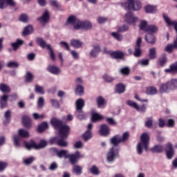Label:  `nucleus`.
I'll return each instance as SVG.
<instances>
[{
    "label": "nucleus",
    "mask_w": 177,
    "mask_h": 177,
    "mask_svg": "<svg viewBox=\"0 0 177 177\" xmlns=\"http://www.w3.org/2000/svg\"><path fill=\"white\" fill-rule=\"evenodd\" d=\"M67 24H71L73 26V28L75 30H91L92 28V23L89 21H81L75 15H71L68 17L67 21Z\"/></svg>",
    "instance_id": "f257e3e1"
},
{
    "label": "nucleus",
    "mask_w": 177,
    "mask_h": 177,
    "mask_svg": "<svg viewBox=\"0 0 177 177\" xmlns=\"http://www.w3.org/2000/svg\"><path fill=\"white\" fill-rule=\"evenodd\" d=\"M149 139L150 137L147 133H143L141 135L140 142H139L137 145V151L138 154H141L142 153V149H145V150L147 151Z\"/></svg>",
    "instance_id": "f03ea898"
},
{
    "label": "nucleus",
    "mask_w": 177,
    "mask_h": 177,
    "mask_svg": "<svg viewBox=\"0 0 177 177\" xmlns=\"http://www.w3.org/2000/svg\"><path fill=\"white\" fill-rule=\"evenodd\" d=\"M122 6L124 9H128L129 10H140L142 9V3L138 0H127V2L123 3Z\"/></svg>",
    "instance_id": "7ed1b4c3"
},
{
    "label": "nucleus",
    "mask_w": 177,
    "mask_h": 177,
    "mask_svg": "<svg viewBox=\"0 0 177 177\" xmlns=\"http://www.w3.org/2000/svg\"><path fill=\"white\" fill-rule=\"evenodd\" d=\"M37 42L41 48H47V49L49 50L50 57L53 60V62H55L56 57L55 55V53L53 52V49H52V46H50V44H46V41H45V40H44V39L41 37L37 39Z\"/></svg>",
    "instance_id": "20e7f679"
},
{
    "label": "nucleus",
    "mask_w": 177,
    "mask_h": 177,
    "mask_svg": "<svg viewBox=\"0 0 177 177\" xmlns=\"http://www.w3.org/2000/svg\"><path fill=\"white\" fill-rule=\"evenodd\" d=\"M47 145H48V142L44 140H41L39 144L38 145H37V143H35V142L34 141L25 143V147L28 150H31V149H35L36 150H38L39 149H44V147H46Z\"/></svg>",
    "instance_id": "39448f33"
},
{
    "label": "nucleus",
    "mask_w": 177,
    "mask_h": 177,
    "mask_svg": "<svg viewBox=\"0 0 177 177\" xmlns=\"http://www.w3.org/2000/svg\"><path fill=\"white\" fill-rule=\"evenodd\" d=\"M66 157L69 158V162L72 165H75L80 158H84V155H81L80 151H76L75 153L69 154Z\"/></svg>",
    "instance_id": "423d86ee"
},
{
    "label": "nucleus",
    "mask_w": 177,
    "mask_h": 177,
    "mask_svg": "<svg viewBox=\"0 0 177 177\" xmlns=\"http://www.w3.org/2000/svg\"><path fill=\"white\" fill-rule=\"evenodd\" d=\"M66 138H61L60 139H59V138L55 137L50 140V142L51 143V145H53V143H56L58 146H60L61 147H67L68 146V142L64 140V139Z\"/></svg>",
    "instance_id": "0eeeda50"
},
{
    "label": "nucleus",
    "mask_w": 177,
    "mask_h": 177,
    "mask_svg": "<svg viewBox=\"0 0 177 177\" xmlns=\"http://www.w3.org/2000/svg\"><path fill=\"white\" fill-rule=\"evenodd\" d=\"M124 21L127 24H133L135 26V23L138 21V17L131 12H129L124 15Z\"/></svg>",
    "instance_id": "6e6552de"
},
{
    "label": "nucleus",
    "mask_w": 177,
    "mask_h": 177,
    "mask_svg": "<svg viewBox=\"0 0 177 177\" xmlns=\"http://www.w3.org/2000/svg\"><path fill=\"white\" fill-rule=\"evenodd\" d=\"M118 156V149L115 147H112L109 152L107 154L106 160L108 162H111L112 161H114L117 156Z\"/></svg>",
    "instance_id": "1a4fd4ad"
},
{
    "label": "nucleus",
    "mask_w": 177,
    "mask_h": 177,
    "mask_svg": "<svg viewBox=\"0 0 177 177\" xmlns=\"http://www.w3.org/2000/svg\"><path fill=\"white\" fill-rule=\"evenodd\" d=\"M59 129V135L60 138H68L71 129L70 127L66 124H62Z\"/></svg>",
    "instance_id": "9d476101"
},
{
    "label": "nucleus",
    "mask_w": 177,
    "mask_h": 177,
    "mask_svg": "<svg viewBox=\"0 0 177 177\" xmlns=\"http://www.w3.org/2000/svg\"><path fill=\"white\" fill-rule=\"evenodd\" d=\"M100 45L95 44L93 45V49L90 52V57L95 59L97 57V53L100 52Z\"/></svg>",
    "instance_id": "9b49d317"
},
{
    "label": "nucleus",
    "mask_w": 177,
    "mask_h": 177,
    "mask_svg": "<svg viewBox=\"0 0 177 177\" xmlns=\"http://www.w3.org/2000/svg\"><path fill=\"white\" fill-rule=\"evenodd\" d=\"M165 152L166 156L167 158L171 160L172 157H174V154H175V151H174V149L172 148V144L168 143L165 147Z\"/></svg>",
    "instance_id": "f8f14e48"
},
{
    "label": "nucleus",
    "mask_w": 177,
    "mask_h": 177,
    "mask_svg": "<svg viewBox=\"0 0 177 177\" xmlns=\"http://www.w3.org/2000/svg\"><path fill=\"white\" fill-rule=\"evenodd\" d=\"M76 106V113L79 114L82 113V109H84V106H85V101L82 98L78 99L75 102Z\"/></svg>",
    "instance_id": "ddd939ff"
},
{
    "label": "nucleus",
    "mask_w": 177,
    "mask_h": 177,
    "mask_svg": "<svg viewBox=\"0 0 177 177\" xmlns=\"http://www.w3.org/2000/svg\"><path fill=\"white\" fill-rule=\"evenodd\" d=\"M8 100H9V95L7 94H3L0 97V109L8 107Z\"/></svg>",
    "instance_id": "4468645a"
},
{
    "label": "nucleus",
    "mask_w": 177,
    "mask_h": 177,
    "mask_svg": "<svg viewBox=\"0 0 177 177\" xmlns=\"http://www.w3.org/2000/svg\"><path fill=\"white\" fill-rule=\"evenodd\" d=\"M49 19H50V14L49 10H46L41 17L37 18L39 21H43V23H48L49 21Z\"/></svg>",
    "instance_id": "2eb2a0df"
},
{
    "label": "nucleus",
    "mask_w": 177,
    "mask_h": 177,
    "mask_svg": "<svg viewBox=\"0 0 177 177\" xmlns=\"http://www.w3.org/2000/svg\"><path fill=\"white\" fill-rule=\"evenodd\" d=\"M100 133L102 136H107L110 133V127L107 124H102L100 126Z\"/></svg>",
    "instance_id": "dca6fc26"
},
{
    "label": "nucleus",
    "mask_w": 177,
    "mask_h": 177,
    "mask_svg": "<svg viewBox=\"0 0 177 177\" xmlns=\"http://www.w3.org/2000/svg\"><path fill=\"white\" fill-rule=\"evenodd\" d=\"M52 150H53L55 153H56L59 158H63V157H65L66 158H67V153H68V151L62 149L59 151V150H57V149L56 148H53Z\"/></svg>",
    "instance_id": "f3484780"
},
{
    "label": "nucleus",
    "mask_w": 177,
    "mask_h": 177,
    "mask_svg": "<svg viewBox=\"0 0 177 177\" xmlns=\"http://www.w3.org/2000/svg\"><path fill=\"white\" fill-rule=\"evenodd\" d=\"M165 73H167L170 74H176L177 73V62L170 65L169 68L165 69Z\"/></svg>",
    "instance_id": "a211bd4d"
},
{
    "label": "nucleus",
    "mask_w": 177,
    "mask_h": 177,
    "mask_svg": "<svg viewBox=\"0 0 177 177\" xmlns=\"http://www.w3.org/2000/svg\"><path fill=\"white\" fill-rule=\"evenodd\" d=\"M50 122L55 129H59L63 125V122L55 118L51 120Z\"/></svg>",
    "instance_id": "6ab92c4d"
},
{
    "label": "nucleus",
    "mask_w": 177,
    "mask_h": 177,
    "mask_svg": "<svg viewBox=\"0 0 177 177\" xmlns=\"http://www.w3.org/2000/svg\"><path fill=\"white\" fill-rule=\"evenodd\" d=\"M22 123L26 128H31V118L28 115H24L22 117Z\"/></svg>",
    "instance_id": "aec40b11"
},
{
    "label": "nucleus",
    "mask_w": 177,
    "mask_h": 177,
    "mask_svg": "<svg viewBox=\"0 0 177 177\" xmlns=\"http://www.w3.org/2000/svg\"><path fill=\"white\" fill-rule=\"evenodd\" d=\"M145 40L148 44H151V45H154V44H156V37L151 33H147L145 35Z\"/></svg>",
    "instance_id": "412c9836"
},
{
    "label": "nucleus",
    "mask_w": 177,
    "mask_h": 177,
    "mask_svg": "<svg viewBox=\"0 0 177 177\" xmlns=\"http://www.w3.org/2000/svg\"><path fill=\"white\" fill-rule=\"evenodd\" d=\"M111 57L112 59H121L124 57V53L121 51H112Z\"/></svg>",
    "instance_id": "4be33fe9"
},
{
    "label": "nucleus",
    "mask_w": 177,
    "mask_h": 177,
    "mask_svg": "<svg viewBox=\"0 0 177 177\" xmlns=\"http://www.w3.org/2000/svg\"><path fill=\"white\" fill-rule=\"evenodd\" d=\"M71 45L75 49H78L79 48H82L83 43L80 39H72L71 41Z\"/></svg>",
    "instance_id": "5701e85b"
},
{
    "label": "nucleus",
    "mask_w": 177,
    "mask_h": 177,
    "mask_svg": "<svg viewBox=\"0 0 177 177\" xmlns=\"http://www.w3.org/2000/svg\"><path fill=\"white\" fill-rule=\"evenodd\" d=\"M169 91H172V88H171V85L169 84V82L162 84L160 86V92L161 93H163V92H168Z\"/></svg>",
    "instance_id": "b1692460"
},
{
    "label": "nucleus",
    "mask_w": 177,
    "mask_h": 177,
    "mask_svg": "<svg viewBox=\"0 0 177 177\" xmlns=\"http://www.w3.org/2000/svg\"><path fill=\"white\" fill-rule=\"evenodd\" d=\"M48 70L51 74H55V75H57L60 73V68L55 65L49 66Z\"/></svg>",
    "instance_id": "393cba45"
},
{
    "label": "nucleus",
    "mask_w": 177,
    "mask_h": 177,
    "mask_svg": "<svg viewBox=\"0 0 177 177\" xmlns=\"http://www.w3.org/2000/svg\"><path fill=\"white\" fill-rule=\"evenodd\" d=\"M23 44H24L23 40L17 39L16 42L11 44V46L13 48V50L16 52V50H17L18 48L23 45Z\"/></svg>",
    "instance_id": "a878e982"
},
{
    "label": "nucleus",
    "mask_w": 177,
    "mask_h": 177,
    "mask_svg": "<svg viewBox=\"0 0 177 177\" xmlns=\"http://www.w3.org/2000/svg\"><path fill=\"white\" fill-rule=\"evenodd\" d=\"M121 142H122V138L121 137H118V136H115L111 139V143L113 146H118V144L121 143Z\"/></svg>",
    "instance_id": "bb28decb"
},
{
    "label": "nucleus",
    "mask_w": 177,
    "mask_h": 177,
    "mask_svg": "<svg viewBox=\"0 0 177 177\" xmlns=\"http://www.w3.org/2000/svg\"><path fill=\"white\" fill-rule=\"evenodd\" d=\"M115 93H124L125 92V86L121 83L117 84L115 88Z\"/></svg>",
    "instance_id": "cd10ccee"
},
{
    "label": "nucleus",
    "mask_w": 177,
    "mask_h": 177,
    "mask_svg": "<svg viewBox=\"0 0 177 177\" xmlns=\"http://www.w3.org/2000/svg\"><path fill=\"white\" fill-rule=\"evenodd\" d=\"M32 32H34V28H32V26L28 25L24 28L23 35H30V34H32Z\"/></svg>",
    "instance_id": "c85d7f7f"
},
{
    "label": "nucleus",
    "mask_w": 177,
    "mask_h": 177,
    "mask_svg": "<svg viewBox=\"0 0 177 177\" xmlns=\"http://www.w3.org/2000/svg\"><path fill=\"white\" fill-rule=\"evenodd\" d=\"M146 13H156L157 12V7L154 6L148 5L145 8Z\"/></svg>",
    "instance_id": "c756f323"
},
{
    "label": "nucleus",
    "mask_w": 177,
    "mask_h": 177,
    "mask_svg": "<svg viewBox=\"0 0 177 177\" xmlns=\"http://www.w3.org/2000/svg\"><path fill=\"white\" fill-rule=\"evenodd\" d=\"M0 91L3 92V93H10V87L6 84H0Z\"/></svg>",
    "instance_id": "7c9ffc66"
},
{
    "label": "nucleus",
    "mask_w": 177,
    "mask_h": 177,
    "mask_svg": "<svg viewBox=\"0 0 177 177\" xmlns=\"http://www.w3.org/2000/svg\"><path fill=\"white\" fill-rule=\"evenodd\" d=\"M73 174H76V175H81L82 174V167L77 165H74L73 167Z\"/></svg>",
    "instance_id": "2f4dec72"
},
{
    "label": "nucleus",
    "mask_w": 177,
    "mask_h": 177,
    "mask_svg": "<svg viewBox=\"0 0 177 177\" xmlns=\"http://www.w3.org/2000/svg\"><path fill=\"white\" fill-rule=\"evenodd\" d=\"M48 122H44L40 125L38 126L37 131L38 132H44V131H45V129H48Z\"/></svg>",
    "instance_id": "473e14b6"
},
{
    "label": "nucleus",
    "mask_w": 177,
    "mask_h": 177,
    "mask_svg": "<svg viewBox=\"0 0 177 177\" xmlns=\"http://www.w3.org/2000/svg\"><path fill=\"white\" fill-rule=\"evenodd\" d=\"M19 136H21V138H30V133L27 130H24L23 129H21L19 130Z\"/></svg>",
    "instance_id": "72a5a7b5"
},
{
    "label": "nucleus",
    "mask_w": 177,
    "mask_h": 177,
    "mask_svg": "<svg viewBox=\"0 0 177 177\" xmlns=\"http://www.w3.org/2000/svg\"><path fill=\"white\" fill-rule=\"evenodd\" d=\"M163 150L164 148L161 145H156L151 149V151H152V153H162Z\"/></svg>",
    "instance_id": "f704fd0d"
},
{
    "label": "nucleus",
    "mask_w": 177,
    "mask_h": 177,
    "mask_svg": "<svg viewBox=\"0 0 177 177\" xmlns=\"http://www.w3.org/2000/svg\"><path fill=\"white\" fill-rule=\"evenodd\" d=\"M146 93L147 95H156L157 93V88L154 86L147 87Z\"/></svg>",
    "instance_id": "c9c22d12"
},
{
    "label": "nucleus",
    "mask_w": 177,
    "mask_h": 177,
    "mask_svg": "<svg viewBox=\"0 0 177 177\" xmlns=\"http://www.w3.org/2000/svg\"><path fill=\"white\" fill-rule=\"evenodd\" d=\"M158 31V28L155 25H148L146 32H157Z\"/></svg>",
    "instance_id": "e433bc0d"
},
{
    "label": "nucleus",
    "mask_w": 177,
    "mask_h": 177,
    "mask_svg": "<svg viewBox=\"0 0 177 177\" xmlns=\"http://www.w3.org/2000/svg\"><path fill=\"white\" fill-rule=\"evenodd\" d=\"M103 117H102L98 113H93L91 116L92 122H96V121H100V120H102Z\"/></svg>",
    "instance_id": "4c0bfd02"
},
{
    "label": "nucleus",
    "mask_w": 177,
    "mask_h": 177,
    "mask_svg": "<svg viewBox=\"0 0 177 177\" xmlns=\"http://www.w3.org/2000/svg\"><path fill=\"white\" fill-rule=\"evenodd\" d=\"M149 59H156L157 57V53L156 52V48L149 49Z\"/></svg>",
    "instance_id": "58836bf2"
},
{
    "label": "nucleus",
    "mask_w": 177,
    "mask_h": 177,
    "mask_svg": "<svg viewBox=\"0 0 177 177\" xmlns=\"http://www.w3.org/2000/svg\"><path fill=\"white\" fill-rule=\"evenodd\" d=\"M169 84L170 87L171 88V91L174 89H176L177 88V79H171L169 81Z\"/></svg>",
    "instance_id": "ea45409f"
},
{
    "label": "nucleus",
    "mask_w": 177,
    "mask_h": 177,
    "mask_svg": "<svg viewBox=\"0 0 177 177\" xmlns=\"http://www.w3.org/2000/svg\"><path fill=\"white\" fill-rule=\"evenodd\" d=\"M127 104L130 106L131 107H133V109H136V110L139 111L140 110V108L139 107V105L138 104L132 100L127 101Z\"/></svg>",
    "instance_id": "a19ab883"
},
{
    "label": "nucleus",
    "mask_w": 177,
    "mask_h": 177,
    "mask_svg": "<svg viewBox=\"0 0 177 177\" xmlns=\"http://www.w3.org/2000/svg\"><path fill=\"white\" fill-rule=\"evenodd\" d=\"M167 62H168V59H167V54H162L159 59V64L160 66H165Z\"/></svg>",
    "instance_id": "79ce46f5"
},
{
    "label": "nucleus",
    "mask_w": 177,
    "mask_h": 177,
    "mask_svg": "<svg viewBox=\"0 0 177 177\" xmlns=\"http://www.w3.org/2000/svg\"><path fill=\"white\" fill-rule=\"evenodd\" d=\"M148 27H149V25H147V21H142L140 22V30H142V31H145L146 32L147 31Z\"/></svg>",
    "instance_id": "37998d69"
},
{
    "label": "nucleus",
    "mask_w": 177,
    "mask_h": 177,
    "mask_svg": "<svg viewBox=\"0 0 177 177\" xmlns=\"http://www.w3.org/2000/svg\"><path fill=\"white\" fill-rule=\"evenodd\" d=\"M75 93L76 95H84V87L81 85H77L75 90Z\"/></svg>",
    "instance_id": "c03bdc74"
},
{
    "label": "nucleus",
    "mask_w": 177,
    "mask_h": 177,
    "mask_svg": "<svg viewBox=\"0 0 177 177\" xmlns=\"http://www.w3.org/2000/svg\"><path fill=\"white\" fill-rule=\"evenodd\" d=\"M35 91L37 93H40L41 95H44L45 93V91H44V88L38 84H36L35 86Z\"/></svg>",
    "instance_id": "a18cd8bd"
},
{
    "label": "nucleus",
    "mask_w": 177,
    "mask_h": 177,
    "mask_svg": "<svg viewBox=\"0 0 177 177\" xmlns=\"http://www.w3.org/2000/svg\"><path fill=\"white\" fill-rule=\"evenodd\" d=\"M35 160V158H34L33 156H31L30 158L24 159V164H25V165H30V164H32V162H34Z\"/></svg>",
    "instance_id": "49530a36"
},
{
    "label": "nucleus",
    "mask_w": 177,
    "mask_h": 177,
    "mask_svg": "<svg viewBox=\"0 0 177 177\" xmlns=\"http://www.w3.org/2000/svg\"><path fill=\"white\" fill-rule=\"evenodd\" d=\"M97 103L98 107H102V106H103V104L106 103V100H104V98H103V97L99 96L97 98Z\"/></svg>",
    "instance_id": "de8ad7c7"
},
{
    "label": "nucleus",
    "mask_w": 177,
    "mask_h": 177,
    "mask_svg": "<svg viewBox=\"0 0 177 177\" xmlns=\"http://www.w3.org/2000/svg\"><path fill=\"white\" fill-rule=\"evenodd\" d=\"M129 68L128 67H124L122 68L120 70V73H121L122 75H128L130 73Z\"/></svg>",
    "instance_id": "09e8293b"
},
{
    "label": "nucleus",
    "mask_w": 177,
    "mask_h": 177,
    "mask_svg": "<svg viewBox=\"0 0 177 177\" xmlns=\"http://www.w3.org/2000/svg\"><path fill=\"white\" fill-rule=\"evenodd\" d=\"M92 138V134L91 133V131L87 130L85 133L83 135V139L86 142L88 139Z\"/></svg>",
    "instance_id": "8fccbe9b"
},
{
    "label": "nucleus",
    "mask_w": 177,
    "mask_h": 177,
    "mask_svg": "<svg viewBox=\"0 0 177 177\" xmlns=\"http://www.w3.org/2000/svg\"><path fill=\"white\" fill-rule=\"evenodd\" d=\"M7 67H8V68H17L19 64L15 62H10L8 63Z\"/></svg>",
    "instance_id": "3c124183"
},
{
    "label": "nucleus",
    "mask_w": 177,
    "mask_h": 177,
    "mask_svg": "<svg viewBox=\"0 0 177 177\" xmlns=\"http://www.w3.org/2000/svg\"><path fill=\"white\" fill-rule=\"evenodd\" d=\"M34 80V75L30 72H27L26 76V82H31Z\"/></svg>",
    "instance_id": "603ef678"
},
{
    "label": "nucleus",
    "mask_w": 177,
    "mask_h": 177,
    "mask_svg": "<svg viewBox=\"0 0 177 177\" xmlns=\"http://www.w3.org/2000/svg\"><path fill=\"white\" fill-rule=\"evenodd\" d=\"M10 114H11L10 111H6L4 114V117L6 118V121H4L5 124L9 123V120H10Z\"/></svg>",
    "instance_id": "864d4df0"
},
{
    "label": "nucleus",
    "mask_w": 177,
    "mask_h": 177,
    "mask_svg": "<svg viewBox=\"0 0 177 177\" xmlns=\"http://www.w3.org/2000/svg\"><path fill=\"white\" fill-rule=\"evenodd\" d=\"M133 55L135 57H140V55H142V50H140V47L135 48V52Z\"/></svg>",
    "instance_id": "5fc2aeb1"
},
{
    "label": "nucleus",
    "mask_w": 177,
    "mask_h": 177,
    "mask_svg": "<svg viewBox=\"0 0 177 177\" xmlns=\"http://www.w3.org/2000/svg\"><path fill=\"white\" fill-rule=\"evenodd\" d=\"M19 20L23 23H27V21H28V16H27V15L26 14H21L19 16Z\"/></svg>",
    "instance_id": "6e6d98bb"
},
{
    "label": "nucleus",
    "mask_w": 177,
    "mask_h": 177,
    "mask_svg": "<svg viewBox=\"0 0 177 177\" xmlns=\"http://www.w3.org/2000/svg\"><path fill=\"white\" fill-rule=\"evenodd\" d=\"M13 140H14V145L15 146V147H19V141L20 140V136H14Z\"/></svg>",
    "instance_id": "4d7b16f0"
},
{
    "label": "nucleus",
    "mask_w": 177,
    "mask_h": 177,
    "mask_svg": "<svg viewBox=\"0 0 177 177\" xmlns=\"http://www.w3.org/2000/svg\"><path fill=\"white\" fill-rule=\"evenodd\" d=\"M90 172L93 174V175H99V169L95 165L90 169Z\"/></svg>",
    "instance_id": "13d9d810"
},
{
    "label": "nucleus",
    "mask_w": 177,
    "mask_h": 177,
    "mask_svg": "<svg viewBox=\"0 0 177 177\" xmlns=\"http://www.w3.org/2000/svg\"><path fill=\"white\" fill-rule=\"evenodd\" d=\"M32 117H33L34 120H44V118H45V115H39L37 113H33Z\"/></svg>",
    "instance_id": "bf43d9fd"
},
{
    "label": "nucleus",
    "mask_w": 177,
    "mask_h": 177,
    "mask_svg": "<svg viewBox=\"0 0 177 177\" xmlns=\"http://www.w3.org/2000/svg\"><path fill=\"white\" fill-rule=\"evenodd\" d=\"M140 66H149V59H140L138 62Z\"/></svg>",
    "instance_id": "052dcab7"
},
{
    "label": "nucleus",
    "mask_w": 177,
    "mask_h": 177,
    "mask_svg": "<svg viewBox=\"0 0 177 177\" xmlns=\"http://www.w3.org/2000/svg\"><path fill=\"white\" fill-rule=\"evenodd\" d=\"M112 37L115 38L118 41H122V36L118 32H112L111 33Z\"/></svg>",
    "instance_id": "680f3d73"
},
{
    "label": "nucleus",
    "mask_w": 177,
    "mask_h": 177,
    "mask_svg": "<svg viewBox=\"0 0 177 177\" xmlns=\"http://www.w3.org/2000/svg\"><path fill=\"white\" fill-rule=\"evenodd\" d=\"M6 167H8V162L0 161V172H3Z\"/></svg>",
    "instance_id": "e2e57ef3"
},
{
    "label": "nucleus",
    "mask_w": 177,
    "mask_h": 177,
    "mask_svg": "<svg viewBox=\"0 0 177 177\" xmlns=\"http://www.w3.org/2000/svg\"><path fill=\"white\" fill-rule=\"evenodd\" d=\"M145 126L147 128H151V127H153V118L148 119V120L145 122Z\"/></svg>",
    "instance_id": "0e129e2a"
},
{
    "label": "nucleus",
    "mask_w": 177,
    "mask_h": 177,
    "mask_svg": "<svg viewBox=\"0 0 177 177\" xmlns=\"http://www.w3.org/2000/svg\"><path fill=\"white\" fill-rule=\"evenodd\" d=\"M59 45L66 49V50H70V46H68V43L66 41H61L59 42Z\"/></svg>",
    "instance_id": "69168bd1"
},
{
    "label": "nucleus",
    "mask_w": 177,
    "mask_h": 177,
    "mask_svg": "<svg viewBox=\"0 0 177 177\" xmlns=\"http://www.w3.org/2000/svg\"><path fill=\"white\" fill-rule=\"evenodd\" d=\"M6 3L9 6H12V8H15L16 6V2L14 0H6Z\"/></svg>",
    "instance_id": "338daca9"
},
{
    "label": "nucleus",
    "mask_w": 177,
    "mask_h": 177,
    "mask_svg": "<svg viewBox=\"0 0 177 177\" xmlns=\"http://www.w3.org/2000/svg\"><path fill=\"white\" fill-rule=\"evenodd\" d=\"M104 81H106V82H113V81L114 80V79H113V77L105 75H104Z\"/></svg>",
    "instance_id": "774afa93"
}]
</instances>
